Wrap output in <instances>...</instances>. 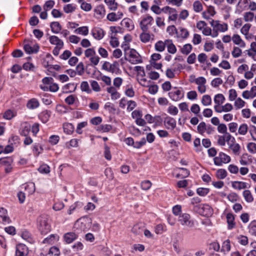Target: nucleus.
Listing matches in <instances>:
<instances>
[{"instance_id":"f257e3e1","label":"nucleus","mask_w":256,"mask_h":256,"mask_svg":"<svg viewBox=\"0 0 256 256\" xmlns=\"http://www.w3.org/2000/svg\"><path fill=\"white\" fill-rule=\"evenodd\" d=\"M48 218L46 214H42L37 219L38 226L42 234H46L50 230V226L48 222Z\"/></svg>"},{"instance_id":"f03ea898","label":"nucleus","mask_w":256,"mask_h":256,"mask_svg":"<svg viewBox=\"0 0 256 256\" xmlns=\"http://www.w3.org/2000/svg\"><path fill=\"white\" fill-rule=\"evenodd\" d=\"M24 49L25 52L28 54H36L38 52L40 46L36 44H33L32 40H24Z\"/></svg>"},{"instance_id":"7ed1b4c3","label":"nucleus","mask_w":256,"mask_h":256,"mask_svg":"<svg viewBox=\"0 0 256 256\" xmlns=\"http://www.w3.org/2000/svg\"><path fill=\"white\" fill-rule=\"evenodd\" d=\"M178 221L182 226L188 228H192L194 226V222L191 220L190 216L188 214H180L178 218Z\"/></svg>"},{"instance_id":"20e7f679","label":"nucleus","mask_w":256,"mask_h":256,"mask_svg":"<svg viewBox=\"0 0 256 256\" xmlns=\"http://www.w3.org/2000/svg\"><path fill=\"white\" fill-rule=\"evenodd\" d=\"M230 158L226 154L220 152L218 156L214 158V164L216 166H220L222 164H227L230 162Z\"/></svg>"},{"instance_id":"39448f33","label":"nucleus","mask_w":256,"mask_h":256,"mask_svg":"<svg viewBox=\"0 0 256 256\" xmlns=\"http://www.w3.org/2000/svg\"><path fill=\"white\" fill-rule=\"evenodd\" d=\"M154 22V18L152 16H148L144 18L140 22V25L142 32H147Z\"/></svg>"},{"instance_id":"423d86ee","label":"nucleus","mask_w":256,"mask_h":256,"mask_svg":"<svg viewBox=\"0 0 256 256\" xmlns=\"http://www.w3.org/2000/svg\"><path fill=\"white\" fill-rule=\"evenodd\" d=\"M163 12L168 14V21H176L178 16V12L176 10L166 6L163 8Z\"/></svg>"},{"instance_id":"0eeeda50","label":"nucleus","mask_w":256,"mask_h":256,"mask_svg":"<svg viewBox=\"0 0 256 256\" xmlns=\"http://www.w3.org/2000/svg\"><path fill=\"white\" fill-rule=\"evenodd\" d=\"M212 26L213 27V30H216L220 32H224L228 30V26L226 23L220 24L218 20H213L210 22Z\"/></svg>"},{"instance_id":"6e6552de","label":"nucleus","mask_w":256,"mask_h":256,"mask_svg":"<svg viewBox=\"0 0 256 256\" xmlns=\"http://www.w3.org/2000/svg\"><path fill=\"white\" fill-rule=\"evenodd\" d=\"M129 62L132 64H136L142 62L138 53L134 49H130L129 52Z\"/></svg>"},{"instance_id":"1a4fd4ad","label":"nucleus","mask_w":256,"mask_h":256,"mask_svg":"<svg viewBox=\"0 0 256 256\" xmlns=\"http://www.w3.org/2000/svg\"><path fill=\"white\" fill-rule=\"evenodd\" d=\"M28 254V248L26 245L20 244L16 246L15 256H24Z\"/></svg>"},{"instance_id":"9d476101","label":"nucleus","mask_w":256,"mask_h":256,"mask_svg":"<svg viewBox=\"0 0 256 256\" xmlns=\"http://www.w3.org/2000/svg\"><path fill=\"white\" fill-rule=\"evenodd\" d=\"M200 208L201 211L200 212L204 216L209 217L213 214V210L208 204H203Z\"/></svg>"},{"instance_id":"9b49d317","label":"nucleus","mask_w":256,"mask_h":256,"mask_svg":"<svg viewBox=\"0 0 256 256\" xmlns=\"http://www.w3.org/2000/svg\"><path fill=\"white\" fill-rule=\"evenodd\" d=\"M164 124L166 128L173 130L176 128V121L174 118L167 116L164 118Z\"/></svg>"},{"instance_id":"f8f14e48","label":"nucleus","mask_w":256,"mask_h":256,"mask_svg":"<svg viewBox=\"0 0 256 256\" xmlns=\"http://www.w3.org/2000/svg\"><path fill=\"white\" fill-rule=\"evenodd\" d=\"M168 96L172 100L178 101L184 96V94L182 93L180 90H177L176 91L170 92Z\"/></svg>"},{"instance_id":"ddd939ff","label":"nucleus","mask_w":256,"mask_h":256,"mask_svg":"<svg viewBox=\"0 0 256 256\" xmlns=\"http://www.w3.org/2000/svg\"><path fill=\"white\" fill-rule=\"evenodd\" d=\"M242 97L246 99L254 98L256 96V86L251 88L250 90H245L242 92Z\"/></svg>"},{"instance_id":"4468645a","label":"nucleus","mask_w":256,"mask_h":256,"mask_svg":"<svg viewBox=\"0 0 256 256\" xmlns=\"http://www.w3.org/2000/svg\"><path fill=\"white\" fill-rule=\"evenodd\" d=\"M78 236L76 232H70L64 235V239L66 243L70 244L76 240Z\"/></svg>"},{"instance_id":"2eb2a0df","label":"nucleus","mask_w":256,"mask_h":256,"mask_svg":"<svg viewBox=\"0 0 256 256\" xmlns=\"http://www.w3.org/2000/svg\"><path fill=\"white\" fill-rule=\"evenodd\" d=\"M49 41L51 44L56 45V46H64L63 42L57 36H50Z\"/></svg>"},{"instance_id":"dca6fc26","label":"nucleus","mask_w":256,"mask_h":256,"mask_svg":"<svg viewBox=\"0 0 256 256\" xmlns=\"http://www.w3.org/2000/svg\"><path fill=\"white\" fill-rule=\"evenodd\" d=\"M93 36L97 40H101L104 36V30L100 28H95L92 30Z\"/></svg>"},{"instance_id":"f3484780","label":"nucleus","mask_w":256,"mask_h":256,"mask_svg":"<svg viewBox=\"0 0 256 256\" xmlns=\"http://www.w3.org/2000/svg\"><path fill=\"white\" fill-rule=\"evenodd\" d=\"M232 40L233 42L236 44L238 45L241 48H244L246 46L245 42L242 40L241 38L238 34H234L232 38Z\"/></svg>"},{"instance_id":"a211bd4d","label":"nucleus","mask_w":256,"mask_h":256,"mask_svg":"<svg viewBox=\"0 0 256 256\" xmlns=\"http://www.w3.org/2000/svg\"><path fill=\"white\" fill-rule=\"evenodd\" d=\"M144 231V226L142 224H137L134 226L132 232L136 235L141 234Z\"/></svg>"},{"instance_id":"6ab92c4d","label":"nucleus","mask_w":256,"mask_h":256,"mask_svg":"<svg viewBox=\"0 0 256 256\" xmlns=\"http://www.w3.org/2000/svg\"><path fill=\"white\" fill-rule=\"evenodd\" d=\"M226 220L228 224V229L231 230L236 225L234 222V214L232 213H228L226 214Z\"/></svg>"},{"instance_id":"aec40b11","label":"nucleus","mask_w":256,"mask_h":256,"mask_svg":"<svg viewBox=\"0 0 256 256\" xmlns=\"http://www.w3.org/2000/svg\"><path fill=\"white\" fill-rule=\"evenodd\" d=\"M50 27L52 32L54 34H58L62 30V26L58 22H54L50 23Z\"/></svg>"},{"instance_id":"412c9836","label":"nucleus","mask_w":256,"mask_h":256,"mask_svg":"<svg viewBox=\"0 0 256 256\" xmlns=\"http://www.w3.org/2000/svg\"><path fill=\"white\" fill-rule=\"evenodd\" d=\"M166 46L168 48V51L169 53L174 54L176 52V46L172 43V40H166Z\"/></svg>"},{"instance_id":"4be33fe9","label":"nucleus","mask_w":256,"mask_h":256,"mask_svg":"<svg viewBox=\"0 0 256 256\" xmlns=\"http://www.w3.org/2000/svg\"><path fill=\"white\" fill-rule=\"evenodd\" d=\"M30 128L31 126L30 124L27 123L24 124L22 127V130L20 132V134L24 136H28L30 132Z\"/></svg>"},{"instance_id":"5701e85b","label":"nucleus","mask_w":256,"mask_h":256,"mask_svg":"<svg viewBox=\"0 0 256 256\" xmlns=\"http://www.w3.org/2000/svg\"><path fill=\"white\" fill-rule=\"evenodd\" d=\"M105 3L111 10H116L118 8V4L115 0H104Z\"/></svg>"},{"instance_id":"b1692460","label":"nucleus","mask_w":256,"mask_h":256,"mask_svg":"<svg viewBox=\"0 0 256 256\" xmlns=\"http://www.w3.org/2000/svg\"><path fill=\"white\" fill-rule=\"evenodd\" d=\"M25 190L27 192L28 194H32L35 192V184L33 182H30L26 184L24 186Z\"/></svg>"},{"instance_id":"393cba45","label":"nucleus","mask_w":256,"mask_h":256,"mask_svg":"<svg viewBox=\"0 0 256 256\" xmlns=\"http://www.w3.org/2000/svg\"><path fill=\"white\" fill-rule=\"evenodd\" d=\"M26 106L29 109H34L39 106V102L36 99L32 98L28 102Z\"/></svg>"},{"instance_id":"a878e982","label":"nucleus","mask_w":256,"mask_h":256,"mask_svg":"<svg viewBox=\"0 0 256 256\" xmlns=\"http://www.w3.org/2000/svg\"><path fill=\"white\" fill-rule=\"evenodd\" d=\"M63 128L64 132L68 134H72L74 130L73 125L70 123L64 124Z\"/></svg>"},{"instance_id":"bb28decb","label":"nucleus","mask_w":256,"mask_h":256,"mask_svg":"<svg viewBox=\"0 0 256 256\" xmlns=\"http://www.w3.org/2000/svg\"><path fill=\"white\" fill-rule=\"evenodd\" d=\"M119 64L118 62H114L112 64L110 63L108 72L112 73H116L119 70Z\"/></svg>"},{"instance_id":"cd10ccee","label":"nucleus","mask_w":256,"mask_h":256,"mask_svg":"<svg viewBox=\"0 0 256 256\" xmlns=\"http://www.w3.org/2000/svg\"><path fill=\"white\" fill-rule=\"evenodd\" d=\"M232 186L236 189L241 190L245 188L246 187V182H242L235 181L232 182Z\"/></svg>"},{"instance_id":"c85d7f7f","label":"nucleus","mask_w":256,"mask_h":256,"mask_svg":"<svg viewBox=\"0 0 256 256\" xmlns=\"http://www.w3.org/2000/svg\"><path fill=\"white\" fill-rule=\"evenodd\" d=\"M21 236L22 238L26 241L30 243H32L33 242V239L32 237V235L28 231L25 230L22 232Z\"/></svg>"},{"instance_id":"c756f323","label":"nucleus","mask_w":256,"mask_h":256,"mask_svg":"<svg viewBox=\"0 0 256 256\" xmlns=\"http://www.w3.org/2000/svg\"><path fill=\"white\" fill-rule=\"evenodd\" d=\"M243 196L245 200L248 202H251L253 201L252 196L249 190H245L243 192Z\"/></svg>"},{"instance_id":"7c9ffc66","label":"nucleus","mask_w":256,"mask_h":256,"mask_svg":"<svg viewBox=\"0 0 256 256\" xmlns=\"http://www.w3.org/2000/svg\"><path fill=\"white\" fill-rule=\"evenodd\" d=\"M76 9L75 6L72 4H66L64 6V10L66 14L72 12Z\"/></svg>"},{"instance_id":"2f4dec72","label":"nucleus","mask_w":256,"mask_h":256,"mask_svg":"<svg viewBox=\"0 0 256 256\" xmlns=\"http://www.w3.org/2000/svg\"><path fill=\"white\" fill-rule=\"evenodd\" d=\"M74 32L78 34L86 36L88 32V28L87 26L80 27L74 30Z\"/></svg>"},{"instance_id":"473e14b6","label":"nucleus","mask_w":256,"mask_h":256,"mask_svg":"<svg viewBox=\"0 0 256 256\" xmlns=\"http://www.w3.org/2000/svg\"><path fill=\"white\" fill-rule=\"evenodd\" d=\"M227 176V172L224 169H218L216 172V176L218 179H224Z\"/></svg>"},{"instance_id":"72a5a7b5","label":"nucleus","mask_w":256,"mask_h":256,"mask_svg":"<svg viewBox=\"0 0 256 256\" xmlns=\"http://www.w3.org/2000/svg\"><path fill=\"white\" fill-rule=\"evenodd\" d=\"M192 50V46L190 44H184L180 52L184 54H188L190 53Z\"/></svg>"},{"instance_id":"f704fd0d","label":"nucleus","mask_w":256,"mask_h":256,"mask_svg":"<svg viewBox=\"0 0 256 256\" xmlns=\"http://www.w3.org/2000/svg\"><path fill=\"white\" fill-rule=\"evenodd\" d=\"M166 46V41L164 42L162 41H158L155 44V48L156 50L161 52L164 50Z\"/></svg>"},{"instance_id":"c9c22d12","label":"nucleus","mask_w":256,"mask_h":256,"mask_svg":"<svg viewBox=\"0 0 256 256\" xmlns=\"http://www.w3.org/2000/svg\"><path fill=\"white\" fill-rule=\"evenodd\" d=\"M225 100L224 96L222 94H217L214 98V102L216 104H221L224 103Z\"/></svg>"},{"instance_id":"e433bc0d","label":"nucleus","mask_w":256,"mask_h":256,"mask_svg":"<svg viewBox=\"0 0 256 256\" xmlns=\"http://www.w3.org/2000/svg\"><path fill=\"white\" fill-rule=\"evenodd\" d=\"M206 125L204 122H200L197 126L198 132L201 134H204L206 131Z\"/></svg>"},{"instance_id":"4c0bfd02","label":"nucleus","mask_w":256,"mask_h":256,"mask_svg":"<svg viewBox=\"0 0 256 256\" xmlns=\"http://www.w3.org/2000/svg\"><path fill=\"white\" fill-rule=\"evenodd\" d=\"M202 102L203 105L208 106L211 104L212 98L208 94L203 96L202 99Z\"/></svg>"},{"instance_id":"58836bf2","label":"nucleus","mask_w":256,"mask_h":256,"mask_svg":"<svg viewBox=\"0 0 256 256\" xmlns=\"http://www.w3.org/2000/svg\"><path fill=\"white\" fill-rule=\"evenodd\" d=\"M140 37L141 41L145 43L148 42L150 38V34L148 33H147L146 32H142L140 34Z\"/></svg>"},{"instance_id":"ea45409f","label":"nucleus","mask_w":256,"mask_h":256,"mask_svg":"<svg viewBox=\"0 0 256 256\" xmlns=\"http://www.w3.org/2000/svg\"><path fill=\"white\" fill-rule=\"evenodd\" d=\"M54 4V2L52 0H49L46 1L43 6L44 10L46 11L49 10L53 8Z\"/></svg>"},{"instance_id":"a19ab883","label":"nucleus","mask_w":256,"mask_h":256,"mask_svg":"<svg viewBox=\"0 0 256 256\" xmlns=\"http://www.w3.org/2000/svg\"><path fill=\"white\" fill-rule=\"evenodd\" d=\"M84 72V64L80 62L76 66V72L79 76H82Z\"/></svg>"},{"instance_id":"79ce46f5","label":"nucleus","mask_w":256,"mask_h":256,"mask_svg":"<svg viewBox=\"0 0 256 256\" xmlns=\"http://www.w3.org/2000/svg\"><path fill=\"white\" fill-rule=\"evenodd\" d=\"M95 12L96 15H98L100 16H104L105 14V10L103 6L100 5L98 6L95 9Z\"/></svg>"},{"instance_id":"37998d69","label":"nucleus","mask_w":256,"mask_h":256,"mask_svg":"<svg viewBox=\"0 0 256 256\" xmlns=\"http://www.w3.org/2000/svg\"><path fill=\"white\" fill-rule=\"evenodd\" d=\"M194 10L196 12H199L202 10V3L199 1H196L193 4Z\"/></svg>"},{"instance_id":"c03bdc74","label":"nucleus","mask_w":256,"mask_h":256,"mask_svg":"<svg viewBox=\"0 0 256 256\" xmlns=\"http://www.w3.org/2000/svg\"><path fill=\"white\" fill-rule=\"evenodd\" d=\"M248 127L246 124H241L238 130L239 134L241 135H245L248 132Z\"/></svg>"},{"instance_id":"a18cd8bd","label":"nucleus","mask_w":256,"mask_h":256,"mask_svg":"<svg viewBox=\"0 0 256 256\" xmlns=\"http://www.w3.org/2000/svg\"><path fill=\"white\" fill-rule=\"evenodd\" d=\"M254 18V14L252 12H246L244 14V18L245 22H252Z\"/></svg>"},{"instance_id":"49530a36","label":"nucleus","mask_w":256,"mask_h":256,"mask_svg":"<svg viewBox=\"0 0 256 256\" xmlns=\"http://www.w3.org/2000/svg\"><path fill=\"white\" fill-rule=\"evenodd\" d=\"M230 250V240H227L224 242L222 246V251L229 252Z\"/></svg>"},{"instance_id":"de8ad7c7","label":"nucleus","mask_w":256,"mask_h":256,"mask_svg":"<svg viewBox=\"0 0 256 256\" xmlns=\"http://www.w3.org/2000/svg\"><path fill=\"white\" fill-rule=\"evenodd\" d=\"M50 168L47 164H44L38 168V171L42 174H48L50 172Z\"/></svg>"},{"instance_id":"09e8293b","label":"nucleus","mask_w":256,"mask_h":256,"mask_svg":"<svg viewBox=\"0 0 256 256\" xmlns=\"http://www.w3.org/2000/svg\"><path fill=\"white\" fill-rule=\"evenodd\" d=\"M245 104L244 101L240 98H238L234 102V106L236 108L239 109L244 106Z\"/></svg>"},{"instance_id":"8fccbe9b","label":"nucleus","mask_w":256,"mask_h":256,"mask_svg":"<svg viewBox=\"0 0 256 256\" xmlns=\"http://www.w3.org/2000/svg\"><path fill=\"white\" fill-rule=\"evenodd\" d=\"M80 88L82 91L90 93L91 90L87 82H82L80 84Z\"/></svg>"},{"instance_id":"3c124183","label":"nucleus","mask_w":256,"mask_h":256,"mask_svg":"<svg viewBox=\"0 0 256 256\" xmlns=\"http://www.w3.org/2000/svg\"><path fill=\"white\" fill-rule=\"evenodd\" d=\"M247 148L251 154L256 153V144L254 142H250L248 144Z\"/></svg>"},{"instance_id":"603ef678","label":"nucleus","mask_w":256,"mask_h":256,"mask_svg":"<svg viewBox=\"0 0 256 256\" xmlns=\"http://www.w3.org/2000/svg\"><path fill=\"white\" fill-rule=\"evenodd\" d=\"M152 186V183L150 180H146L142 182L141 187L144 190H148Z\"/></svg>"},{"instance_id":"864d4df0","label":"nucleus","mask_w":256,"mask_h":256,"mask_svg":"<svg viewBox=\"0 0 256 256\" xmlns=\"http://www.w3.org/2000/svg\"><path fill=\"white\" fill-rule=\"evenodd\" d=\"M242 50L238 47H234L232 54L234 58H236L240 56L242 54Z\"/></svg>"},{"instance_id":"5fc2aeb1","label":"nucleus","mask_w":256,"mask_h":256,"mask_svg":"<svg viewBox=\"0 0 256 256\" xmlns=\"http://www.w3.org/2000/svg\"><path fill=\"white\" fill-rule=\"evenodd\" d=\"M236 154H238L240 150V146L238 144H230V147Z\"/></svg>"},{"instance_id":"6e6d98bb","label":"nucleus","mask_w":256,"mask_h":256,"mask_svg":"<svg viewBox=\"0 0 256 256\" xmlns=\"http://www.w3.org/2000/svg\"><path fill=\"white\" fill-rule=\"evenodd\" d=\"M217 130L218 132L222 134H224L228 132L226 126L224 124H218Z\"/></svg>"},{"instance_id":"4d7b16f0","label":"nucleus","mask_w":256,"mask_h":256,"mask_svg":"<svg viewBox=\"0 0 256 256\" xmlns=\"http://www.w3.org/2000/svg\"><path fill=\"white\" fill-rule=\"evenodd\" d=\"M76 98L74 95H70L66 98L65 102L68 105H72L74 103Z\"/></svg>"},{"instance_id":"13d9d810","label":"nucleus","mask_w":256,"mask_h":256,"mask_svg":"<svg viewBox=\"0 0 256 256\" xmlns=\"http://www.w3.org/2000/svg\"><path fill=\"white\" fill-rule=\"evenodd\" d=\"M189 35V32L187 30L184 28H180L179 36L182 38H186Z\"/></svg>"},{"instance_id":"bf43d9fd","label":"nucleus","mask_w":256,"mask_h":256,"mask_svg":"<svg viewBox=\"0 0 256 256\" xmlns=\"http://www.w3.org/2000/svg\"><path fill=\"white\" fill-rule=\"evenodd\" d=\"M0 162L2 164L6 166L11 165V164L13 162V160L10 157L6 158H0Z\"/></svg>"},{"instance_id":"052dcab7","label":"nucleus","mask_w":256,"mask_h":256,"mask_svg":"<svg viewBox=\"0 0 256 256\" xmlns=\"http://www.w3.org/2000/svg\"><path fill=\"white\" fill-rule=\"evenodd\" d=\"M178 108L174 106H170L168 107V112L173 116L176 115L178 113Z\"/></svg>"},{"instance_id":"680f3d73","label":"nucleus","mask_w":256,"mask_h":256,"mask_svg":"<svg viewBox=\"0 0 256 256\" xmlns=\"http://www.w3.org/2000/svg\"><path fill=\"white\" fill-rule=\"evenodd\" d=\"M209 190L206 188H200L197 189V194L200 196H204L208 194Z\"/></svg>"},{"instance_id":"e2e57ef3","label":"nucleus","mask_w":256,"mask_h":256,"mask_svg":"<svg viewBox=\"0 0 256 256\" xmlns=\"http://www.w3.org/2000/svg\"><path fill=\"white\" fill-rule=\"evenodd\" d=\"M236 97H237V93H236V90L234 89H230L229 90V96H228L230 100L233 101L236 98Z\"/></svg>"},{"instance_id":"0e129e2a","label":"nucleus","mask_w":256,"mask_h":256,"mask_svg":"<svg viewBox=\"0 0 256 256\" xmlns=\"http://www.w3.org/2000/svg\"><path fill=\"white\" fill-rule=\"evenodd\" d=\"M127 110L128 112L132 110L136 106V102L134 100H128L127 102Z\"/></svg>"},{"instance_id":"69168bd1","label":"nucleus","mask_w":256,"mask_h":256,"mask_svg":"<svg viewBox=\"0 0 256 256\" xmlns=\"http://www.w3.org/2000/svg\"><path fill=\"white\" fill-rule=\"evenodd\" d=\"M222 80L220 78H217L214 79L211 82V85L214 87H218L219 85L222 84Z\"/></svg>"},{"instance_id":"338daca9","label":"nucleus","mask_w":256,"mask_h":256,"mask_svg":"<svg viewBox=\"0 0 256 256\" xmlns=\"http://www.w3.org/2000/svg\"><path fill=\"white\" fill-rule=\"evenodd\" d=\"M60 137L56 135H52L50 137L49 142L53 145L56 144L59 141Z\"/></svg>"},{"instance_id":"774afa93","label":"nucleus","mask_w":256,"mask_h":256,"mask_svg":"<svg viewBox=\"0 0 256 256\" xmlns=\"http://www.w3.org/2000/svg\"><path fill=\"white\" fill-rule=\"evenodd\" d=\"M249 232L252 235L256 236V222H254L250 224Z\"/></svg>"}]
</instances>
